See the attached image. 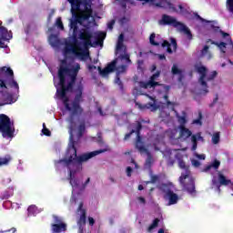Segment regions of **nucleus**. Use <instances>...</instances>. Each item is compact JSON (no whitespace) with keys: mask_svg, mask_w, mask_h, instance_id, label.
Returning a JSON list of instances; mask_svg holds the SVG:
<instances>
[{"mask_svg":"<svg viewBox=\"0 0 233 233\" xmlns=\"http://www.w3.org/2000/svg\"><path fill=\"white\" fill-rule=\"evenodd\" d=\"M77 23H79V19H73L70 21V28L73 30V36L76 37V34H77V30L79 27L77 26Z\"/></svg>","mask_w":233,"mask_h":233,"instance_id":"nucleus-25","label":"nucleus"},{"mask_svg":"<svg viewBox=\"0 0 233 233\" xmlns=\"http://www.w3.org/2000/svg\"><path fill=\"white\" fill-rule=\"evenodd\" d=\"M88 221H89L90 227H94V225H95V223H96V220L94 219V218L89 217V218H88Z\"/></svg>","mask_w":233,"mask_h":233,"instance_id":"nucleus-53","label":"nucleus"},{"mask_svg":"<svg viewBox=\"0 0 233 233\" xmlns=\"http://www.w3.org/2000/svg\"><path fill=\"white\" fill-rule=\"evenodd\" d=\"M158 1L159 3H163V6L165 7H162V8H168V10H170L171 12H177V9L174 5V4L170 2H167V0H158Z\"/></svg>","mask_w":233,"mask_h":233,"instance_id":"nucleus-24","label":"nucleus"},{"mask_svg":"<svg viewBox=\"0 0 233 233\" xmlns=\"http://www.w3.org/2000/svg\"><path fill=\"white\" fill-rule=\"evenodd\" d=\"M151 179L150 181H146V185H150V183L154 184V183H157V181H159V176L157 175H151Z\"/></svg>","mask_w":233,"mask_h":233,"instance_id":"nucleus-34","label":"nucleus"},{"mask_svg":"<svg viewBox=\"0 0 233 233\" xmlns=\"http://www.w3.org/2000/svg\"><path fill=\"white\" fill-rule=\"evenodd\" d=\"M116 21L112 20L111 22H109L107 24V28H109L110 30H112V28H114V25H115Z\"/></svg>","mask_w":233,"mask_h":233,"instance_id":"nucleus-55","label":"nucleus"},{"mask_svg":"<svg viewBox=\"0 0 233 233\" xmlns=\"http://www.w3.org/2000/svg\"><path fill=\"white\" fill-rule=\"evenodd\" d=\"M12 161V157L10 155H6L5 157H0V167L5 165H8Z\"/></svg>","mask_w":233,"mask_h":233,"instance_id":"nucleus-27","label":"nucleus"},{"mask_svg":"<svg viewBox=\"0 0 233 233\" xmlns=\"http://www.w3.org/2000/svg\"><path fill=\"white\" fill-rule=\"evenodd\" d=\"M173 187L172 182L163 183L158 187L159 190L165 194V198L168 199V205H176L179 201V196L172 190Z\"/></svg>","mask_w":233,"mask_h":233,"instance_id":"nucleus-7","label":"nucleus"},{"mask_svg":"<svg viewBox=\"0 0 233 233\" xmlns=\"http://www.w3.org/2000/svg\"><path fill=\"white\" fill-rule=\"evenodd\" d=\"M12 103H14V96L6 93L5 97L4 98L3 105H12Z\"/></svg>","mask_w":233,"mask_h":233,"instance_id":"nucleus-28","label":"nucleus"},{"mask_svg":"<svg viewBox=\"0 0 233 233\" xmlns=\"http://www.w3.org/2000/svg\"><path fill=\"white\" fill-rule=\"evenodd\" d=\"M42 134H44V136H46L47 137H50L52 136V132L50 131V129L46 128V124H43V129H42Z\"/></svg>","mask_w":233,"mask_h":233,"instance_id":"nucleus-33","label":"nucleus"},{"mask_svg":"<svg viewBox=\"0 0 233 233\" xmlns=\"http://www.w3.org/2000/svg\"><path fill=\"white\" fill-rule=\"evenodd\" d=\"M77 212H82L78 221L77 225L79 227H82L83 225H86V210L83 209V202H80Z\"/></svg>","mask_w":233,"mask_h":233,"instance_id":"nucleus-15","label":"nucleus"},{"mask_svg":"<svg viewBox=\"0 0 233 233\" xmlns=\"http://www.w3.org/2000/svg\"><path fill=\"white\" fill-rule=\"evenodd\" d=\"M207 43H211V45H215V46H218L221 50V52L225 54V50L223 48H227V43L225 42L218 43L212 39H208Z\"/></svg>","mask_w":233,"mask_h":233,"instance_id":"nucleus-23","label":"nucleus"},{"mask_svg":"<svg viewBox=\"0 0 233 233\" xmlns=\"http://www.w3.org/2000/svg\"><path fill=\"white\" fill-rule=\"evenodd\" d=\"M117 68V58H115L113 61H111L107 66L101 69V67H98V72L100 76H103L104 77L108 76V74H112V72H116Z\"/></svg>","mask_w":233,"mask_h":233,"instance_id":"nucleus-10","label":"nucleus"},{"mask_svg":"<svg viewBox=\"0 0 233 233\" xmlns=\"http://www.w3.org/2000/svg\"><path fill=\"white\" fill-rule=\"evenodd\" d=\"M219 99V96H218V95H216V97L214 98L213 102L209 105V106H214L216 105V103H218V100Z\"/></svg>","mask_w":233,"mask_h":233,"instance_id":"nucleus-54","label":"nucleus"},{"mask_svg":"<svg viewBox=\"0 0 233 233\" xmlns=\"http://www.w3.org/2000/svg\"><path fill=\"white\" fill-rule=\"evenodd\" d=\"M159 218H155L152 222V224L148 227L147 228V232H152V230H154V228H157V227L159 226Z\"/></svg>","mask_w":233,"mask_h":233,"instance_id":"nucleus-30","label":"nucleus"},{"mask_svg":"<svg viewBox=\"0 0 233 233\" xmlns=\"http://www.w3.org/2000/svg\"><path fill=\"white\" fill-rule=\"evenodd\" d=\"M209 48H210V46H205L203 47V49L201 50V56H202V57L205 56H207V54H208Z\"/></svg>","mask_w":233,"mask_h":233,"instance_id":"nucleus-44","label":"nucleus"},{"mask_svg":"<svg viewBox=\"0 0 233 233\" xmlns=\"http://www.w3.org/2000/svg\"><path fill=\"white\" fill-rule=\"evenodd\" d=\"M180 31L183 32L187 35V37L189 41H192V39H193L192 32L187 25H185L184 24H181Z\"/></svg>","mask_w":233,"mask_h":233,"instance_id":"nucleus-21","label":"nucleus"},{"mask_svg":"<svg viewBox=\"0 0 233 233\" xmlns=\"http://www.w3.org/2000/svg\"><path fill=\"white\" fill-rule=\"evenodd\" d=\"M3 183H4V185H8V184L12 183V178H10V177L4 178Z\"/></svg>","mask_w":233,"mask_h":233,"instance_id":"nucleus-52","label":"nucleus"},{"mask_svg":"<svg viewBox=\"0 0 233 233\" xmlns=\"http://www.w3.org/2000/svg\"><path fill=\"white\" fill-rule=\"evenodd\" d=\"M121 59H125L128 65L132 64V60H130V55L128 54L122 55Z\"/></svg>","mask_w":233,"mask_h":233,"instance_id":"nucleus-43","label":"nucleus"},{"mask_svg":"<svg viewBox=\"0 0 233 233\" xmlns=\"http://www.w3.org/2000/svg\"><path fill=\"white\" fill-rule=\"evenodd\" d=\"M191 150L192 152H196V150H198V144H192Z\"/></svg>","mask_w":233,"mask_h":233,"instance_id":"nucleus-62","label":"nucleus"},{"mask_svg":"<svg viewBox=\"0 0 233 233\" xmlns=\"http://www.w3.org/2000/svg\"><path fill=\"white\" fill-rule=\"evenodd\" d=\"M157 57L160 61L167 60V56L165 55L158 54Z\"/></svg>","mask_w":233,"mask_h":233,"instance_id":"nucleus-57","label":"nucleus"},{"mask_svg":"<svg viewBox=\"0 0 233 233\" xmlns=\"http://www.w3.org/2000/svg\"><path fill=\"white\" fill-rule=\"evenodd\" d=\"M192 165H193V167H198L201 166V162H199V160L194 159V160H192Z\"/></svg>","mask_w":233,"mask_h":233,"instance_id":"nucleus-51","label":"nucleus"},{"mask_svg":"<svg viewBox=\"0 0 233 233\" xmlns=\"http://www.w3.org/2000/svg\"><path fill=\"white\" fill-rule=\"evenodd\" d=\"M54 221H55L56 225H59L61 223H64V222H62V220L57 216H54Z\"/></svg>","mask_w":233,"mask_h":233,"instance_id":"nucleus-49","label":"nucleus"},{"mask_svg":"<svg viewBox=\"0 0 233 233\" xmlns=\"http://www.w3.org/2000/svg\"><path fill=\"white\" fill-rule=\"evenodd\" d=\"M8 86L19 90V84L14 79V70L10 67L2 66L0 67V89L8 90Z\"/></svg>","mask_w":233,"mask_h":233,"instance_id":"nucleus-4","label":"nucleus"},{"mask_svg":"<svg viewBox=\"0 0 233 233\" xmlns=\"http://www.w3.org/2000/svg\"><path fill=\"white\" fill-rule=\"evenodd\" d=\"M123 41H125V35H124L123 34H121V35L118 36L117 42H118V43H123Z\"/></svg>","mask_w":233,"mask_h":233,"instance_id":"nucleus-58","label":"nucleus"},{"mask_svg":"<svg viewBox=\"0 0 233 233\" xmlns=\"http://www.w3.org/2000/svg\"><path fill=\"white\" fill-rule=\"evenodd\" d=\"M220 166L221 162L218 159H215L210 165H208L204 167L203 172H208V170H211L212 168L218 170V168H219Z\"/></svg>","mask_w":233,"mask_h":233,"instance_id":"nucleus-20","label":"nucleus"},{"mask_svg":"<svg viewBox=\"0 0 233 233\" xmlns=\"http://www.w3.org/2000/svg\"><path fill=\"white\" fill-rule=\"evenodd\" d=\"M195 136H197V141H204L203 137H201V133H198Z\"/></svg>","mask_w":233,"mask_h":233,"instance_id":"nucleus-56","label":"nucleus"},{"mask_svg":"<svg viewBox=\"0 0 233 233\" xmlns=\"http://www.w3.org/2000/svg\"><path fill=\"white\" fill-rule=\"evenodd\" d=\"M0 35L4 41H10V39H12V31H8L6 27L1 25Z\"/></svg>","mask_w":233,"mask_h":233,"instance_id":"nucleus-17","label":"nucleus"},{"mask_svg":"<svg viewBox=\"0 0 233 233\" xmlns=\"http://www.w3.org/2000/svg\"><path fill=\"white\" fill-rule=\"evenodd\" d=\"M216 77H218V71H213L207 76V81H213Z\"/></svg>","mask_w":233,"mask_h":233,"instance_id":"nucleus-38","label":"nucleus"},{"mask_svg":"<svg viewBox=\"0 0 233 233\" xmlns=\"http://www.w3.org/2000/svg\"><path fill=\"white\" fill-rule=\"evenodd\" d=\"M55 25L57 26V28H59V30H65V25H63V20L61 17L56 18Z\"/></svg>","mask_w":233,"mask_h":233,"instance_id":"nucleus-35","label":"nucleus"},{"mask_svg":"<svg viewBox=\"0 0 233 233\" xmlns=\"http://www.w3.org/2000/svg\"><path fill=\"white\" fill-rule=\"evenodd\" d=\"M182 185L183 188L186 189L188 194H194L196 192V183L192 178H189L188 183H185V179L183 182H180Z\"/></svg>","mask_w":233,"mask_h":233,"instance_id":"nucleus-14","label":"nucleus"},{"mask_svg":"<svg viewBox=\"0 0 233 233\" xmlns=\"http://www.w3.org/2000/svg\"><path fill=\"white\" fill-rule=\"evenodd\" d=\"M178 123H180V125H183V127H185V125H187V117L186 116H179L178 117Z\"/></svg>","mask_w":233,"mask_h":233,"instance_id":"nucleus-45","label":"nucleus"},{"mask_svg":"<svg viewBox=\"0 0 233 233\" xmlns=\"http://www.w3.org/2000/svg\"><path fill=\"white\" fill-rule=\"evenodd\" d=\"M178 167L181 168V170H185V173H182L179 177V183H183L184 179L190 177V166L187 165L185 160L182 158H178Z\"/></svg>","mask_w":233,"mask_h":233,"instance_id":"nucleus-11","label":"nucleus"},{"mask_svg":"<svg viewBox=\"0 0 233 233\" xmlns=\"http://www.w3.org/2000/svg\"><path fill=\"white\" fill-rule=\"evenodd\" d=\"M143 128V125L141 124V122L137 121V127L136 129H132L129 133L125 135V141H127V139H130V137L132 136V134H137V145H143V142H141V129Z\"/></svg>","mask_w":233,"mask_h":233,"instance_id":"nucleus-9","label":"nucleus"},{"mask_svg":"<svg viewBox=\"0 0 233 233\" xmlns=\"http://www.w3.org/2000/svg\"><path fill=\"white\" fill-rule=\"evenodd\" d=\"M85 130H86V126L85 125V122H83L78 126V137H82L83 134H85Z\"/></svg>","mask_w":233,"mask_h":233,"instance_id":"nucleus-31","label":"nucleus"},{"mask_svg":"<svg viewBox=\"0 0 233 233\" xmlns=\"http://www.w3.org/2000/svg\"><path fill=\"white\" fill-rule=\"evenodd\" d=\"M197 157H198V159L205 160L206 156H205V154H202V155H197Z\"/></svg>","mask_w":233,"mask_h":233,"instance_id":"nucleus-63","label":"nucleus"},{"mask_svg":"<svg viewBox=\"0 0 233 233\" xmlns=\"http://www.w3.org/2000/svg\"><path fill=\"white\" fill-rule=\"evenodd\" d=\"M149 43L153 46H159V43L156 42V34L152 33L149 36Z\"/></svg>","mask_w":233,"mask_h":233,"instance_id":"nucleus-32","label":"nucleus"},{"mask_svg":"<svg viewBox=\"0 0 233 233\" xmlns=\"http://www.w3.org/2000/svg\"><path fill=\"white\" fill-rule=\"evenodd\" d=\"M162 23L163 25H171V26H174L175 28H177V26H180L181 25V22H177L176 18L167 15H163Z\"/></svg>","mask_w":233,"mask_h":233,"instance_id":"nucleus-13","label":"nucleus"},{"mask_svg":"<svg viewBox=\"0 0 233 233\" xmlns=\"http://www.w3.org/2000/svg\"><path fill=\"white\" fill-rule=\"evenodd\" d=\"M174 163H176V160L169 158L167 164L169 165V167H174Z\"/></svg>","mask_w":233,"mask_h":233,"instance_id":"nucleus-59","label":"nucleus"},{"mask_svg":"<svg viewBox=\"0 0 233 233\" xmlns=\"http://www.w3.org/2000/svg\"><path fill=\"white\" fill-rule=\"evenodd\" d=\"M0 132L3 137H14L15 134V127L12 124L10 117L5 114L0 115Z\"/></svg>","mask_w":233,"mask_h":233,"instance_id":"nucleus-5","label":"nucleus"},{"mask_svg":"<svg viewBox=\"0 0 233 233\" xmlns=\"http://www.w3.org/2000/svg\"><path fill=\"white\" fill-rule=\"evenodd\" d=\"M218 183L222 187H228V185H232V180L227 179L225 175H223L221 172H218Z\"/></svg>","mask_w":233,"mask_h":233,"instance_id":"nucleus-19","label":"nucleus"},{"mask_svg":"<svg viewBox=\"0 0 233 233\" xmlns=\"http://www.w3.org/2000/svg\"><path fill=\"white\" fill-rule=\"evenodd\" d=\"M5 232H12V233H15V232H17V229H16L15 228H12L11 229L5 230Z\"/></svg>","mask_w":233,"mask_h":233,"instance_id":"nucleus-64","label":"nucleus"},{"mask_svg":"<svg viewBox=\"0 0 233 233\" xmlns=\"http://www.w3.org/2000/svg\"><path fill=\"white\" fill-rule=\"evenodd\" d=\"M66 92L72 91H56V94L57 97L63 101L66 110L70 112L67 121L69 123L71 147L67 149L65 158L55 160V166L59 167V165L63 164L64 167H66L69 171L70 185L72 187H79L77 179L74 178V177L77 172L83 170V164L92 159V157L99 156V154H105L108 149H98L77 156V148L76 147V141H74L72 132L77 128L76 117L83 116V112H85V109L81 106V103H83L85 99H83V91H75V97L70 105V98L66 96Z\"/></svg>","mask_w":233,"mask_h":233,"instance_id":"nucleus-1","label":"nucleus"},{"mask_svg":"<svg viewBox=\"0 0 233 233\" xmlns=\"http://www.w3.org/2000/svg\"><path fill=\"white\" fill-rule=\"evenodd\" d=\"M193 15H195L196 19H198V21H201V23H210V21L201 17L198 13H193Z\"/></svg>","mask_w":233,"mask_h":233,"instance_id":"nucleus-41","label":"nucleus"},{"mask_svg":"<svg viewBox=\"0 0 233 233\" xmlns=\"http://www.w3.org/2000/svg\"><path fill=\"white\" fill-rule=\"evenodd\" d=\"M199 65L200 66H198V64L195 65L194 68L198 72V74L200 75L198 83L203 87L200 93L203 94V96H207V94H208V84H207V81H205V79H207V72H208V69H207V67L203 66L201 62H199Z\"/></svg>","mask_w":233,"mask_h":233,"instance_id":"nucleus-8","label":"nucleus"},{"mask_svg":"<svg viewBox=\"0 0 233 233\" xmlns=\"http://www.w3.org/2000/svg\"><path fill=\"white\" fill-rule=\"evenodd\" d=\"M171 72L174 76H177V74H181V70L177 68L176 65L172 66Z\"/></svg>","mask_w":233,"mask_h":233,"instance_id":"nucleus-42","label":"nucleus"},{"mask_svg":"<svg viewBox=\"0 0 233 233\" xmlns=\"http://www.w3.org/2000/svg\"><path fill=\"white\" fill-rule=\"evenodd\" d=\"M97 143H99L100 145H103V137H101V135L97 137Z\"/></svg>","mask_w":233,"mask_h":233,"instance_id":"nucleus-61","label":"nucleus"},{"mask_svg":"<svg viewBox=\"0 0 233 233\" xmlns=\"http://www.w3.org/2000/svg\"><path fill=\"white\" fill-rule=\"evenodd\" d=\"M126 172H127V177H132V172H133L132 167H127V169H126Z\"/></svg>","mask_w":233,"mask_h":233,"instance_id":"nucleus-47","label":"nucleus"},{"mask_svg":"<svg viewBox=\"0 0 233 233\" xmlns=\"http://www.w3.org/2000/svg\"><path fill=\"white\" fill-rule=\"evenodd\" d=\"M172 45L167 40H163L161 46L162 48H167V54H172V47H170Z\"/></svg>","mask_w":233,"mask_h":233,"instance_id":"nucleus-29","label":"nucleus"},{"mask_svg":"<svg viewBox=\"0 0 233 233\" xmlns=\"http://www.w3.org/2000/svg\"><path fill=\"white\" fill-rule=\"evenodd\" d=\"M51 230L53 233L66 232V225L65 223L52 224Z\"/></svg>","mask_w":233,"mask_h":233,"instance_id":"nucleus-18","label":"nucleus"},{"mask_svg":"<svg viewBox=\"0 0 233 233\" xmlns=\"http://www.w3.org/2000/svg\"><path fill=\"white\" fill-rule=\"evenodd\" d=\"M161 76V71H157L155 74H153L147 82L140 81L139 86L140 88H156V86H162L164 92H169L170 86H167L165 84H161L159 82H156V79H157Z\"/></svg>","mask_w":233,"mask_h":233,"instance_id":"nucleus-6","label":"nucleus"},{"mask_svg":"<svg viewBox=\"0 0 233 233\" xmlns=\"http://www.w3.org/2000/svg\"><path fill=\"white\" fill-rule=\"evenodd\" d=\"M92 32L86 28H83L80 30L78 38L80 41H83V47L80 46L81 43L77 41L76 35L74 36L73 42H66L64 47V54L67 56V54H74L76 57H79L82 61H86L88 57H90V51L88 50V46H93L92 45Z\"/></svg>","mask_w":233,"mask_h":233,"instance_id":"nucleus-2","label":"nucleus"},{"mask_svg":"<svg viewBox=\"0 0 233 233\" xmlns=\"http://www.w3.org/2000/svg\"><path fill=\"white\" fill-rule=\"evenodd\" d=\"M123 46H125L123 42H117V44H116V50L117 51L123 50Z\"/></svg>","mask_w":233,"mask_h":233,"instance_id":"nucleus-50","label":"nucleus"},{"mask_svg":"<svg viewBox=\"0 0 233 233\" xmlns=\"http://www.w3.org/2000/svg\"><path fill=\"white\" fill-rule=\"evenodd\" d=\"M179 128V137H181L182 139H188V137H191L192 136V131H190V129L187 128L185 126L180 125L178 127Z\"/></svg>","mask_w":233,"mask_h":233,"instance_id":"nucleus-16","label":"nucleus"},{"mask_svg":"<svg viewBox=\"0 0 233 233\" xmlns=\"http://www.w3.org/2000/svg\"><path fill=\"white\" fill-rule=\"evenodd\" d=\"M137 199H138L143 205H145V203H147V200H146L145 198H143V197H138Z\"/></svg>","mask_w":233,"mask_h":233,"instance_id":"nucleus-60","label":"nucleus"},{"mask_svg":"<svg viewBox=\"0 0 233 233\" xmlns=\"http://www.w3.org/2000/svg\"><path fill=\"white\" fill-rule=\"evenodd\" d=\"M67 1L71 5V14H73V15H77V12H79V18L82 19V21H88V19L92 17V4H90L86 0Z\"/></svg>","mask_w":233,"mask_h":233,"instance_id":"nucleus-3","label":"nucleus"},{"mask_svg":"<svg viewBox=\"0 0 233 233\" xmlns=\"http://www.w3.org/2000/svg\"><path fill=\"white\" fill-rule=\"evenodd\" d=\"M191 142H192V145H198V136L191 135Z\"/></svg>","mask_w":233,"mask_h":233,"instance_id":"nucleus-48","label":"nucleus"},{"mask_svg":"<svg viewBox=\"0 0 233 233\" xmlns=\"http://www.w3.org/2000/svg\"><path fill=\"white\" fill-rule=\"evenodd\" d=\"M12 196H14V187H8L7 190L4 191L0 195V198L2 200H5V199H8L9 198H12Z\"/></svg>","mask_w":233,"mask_h":233,"instance_id":"nucleus-22","label":"nucleus"},{"mask_svg":"<svg viewBox=\"0 0 233 233\" xmlns=\"http://www.w3.org/2000/svg\"><path fill=\"white\" fill-rule=\"evenodd\" d=\"M116 83L118 85L120 90L123 92L125 90V86L123 85V82L121 81V78L119 76H116Z\"/></svg>","mask_w":233,"mask_h":233,"instance_id":"nucleus-40","label":"nucleus"},{"mask_svg":"<svg viewBox=\"0 0 233 233\" xmlns=\"http://www.w3.org/2000/svg\"><path fill=\"white\" fill-rule=\"evenodd\" d=\"M137 148L139 152L147 154V159H146V167H152V163H154V157H152V154L145 146L137 144Z\"/></svg>","mask_w":233,"mask_h":233,"instance_id":"nucleus-12","label":"nucleus"},{"mask_svg":"<svg viewBox=\"0 0 233 233\" xmlns=\"http://www.w3.org/2000/svg\"><path fill=\"white\" fill-rule=\"evenodd\" d=\"M226 5L228 12H230V14H233V0H227Z\"/></svg>","mask_w":233,"mask_h":233,"instance_id":"nucleus-37","label":"nucleus"},{"mask_svg":"<svg viewBox=\"0 0 233 233\" xmlns=\"http://www.w3.org/2000/svg\"><path fill=\"white\" fill-rule=\"evenodd\" d=\"M105 37H106V33L100 32L96 34L95 39H96V45H103V42L105 41Z\"/></svg>","mask_w":233,"mask_h":233,"instance_id":"nucleus-26","label":"nucleus"},{"mask_svg":"<svg viewBox=\"0 0 233 233\" xmlns=\"http://www.w3.org/2000/svg\"><path fill=\"white\" fill-rule=\"evenodd\" d=\"M37 211V207L35 206H29L27 208L28 216H34Z\"/></svg>","mask_w":233,"mask_h":233,"instance_id":"nucleus-36","label":"nucleus"},{"mask_svg":"<svg viewBox=\"0 0 233 233\" xmlns=\"http://www.w3.org/2000/svg\"><path fill=\"white\" fill-rule=\"evenodd\" d=\"M212 143L214 145H218V143H219V132H217V133L213 134Z\"/></svg>","mask_w":233,"mask_h":233,"instance_id":"nucleus-39","label":"nucleus"},{"mask_svg":"<svg viewBox=\"0 0 233 233\" xmlns=\"http://www.w3.org/2000/svg\"><path fill=\"white\" fill-rule=\"evenodd\" d=\"M171 45L173 46V50H177V41L175 38H171Z\"/></svg>","mask_w":233,"mask_h":233,"instance_id":"nucleus-46","label":"nucleus"}]
</instances>
